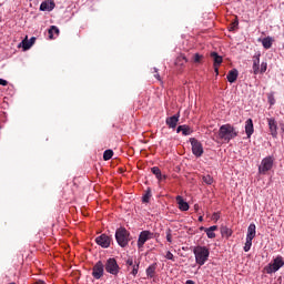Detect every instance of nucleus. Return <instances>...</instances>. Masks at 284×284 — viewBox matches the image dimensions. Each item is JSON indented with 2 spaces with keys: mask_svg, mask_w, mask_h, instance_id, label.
Wrapping results in <instances>:
<instances>
[{
  "mask_svg": "<svg viewBox=\"0 0 284 284\" xmlns=\"http://www.w3.org/2000/svg\"><path fill=\"white\" fill-rule=\"evenodd\" d=\"M190 143L192 145V152L194 156H196L197 159L203 156V144L195 138H191Z\"/></svg>",
  "mask_w": 284,
  "mask_h": 284,
  "instance_id": "8",
  "label": "nucleus"
},
{
  "mask_svg": "<svg viewBox=\"0 0 284 284\" xmlns=\"http://www.w3.org/2000/svg\"><path fill=\"white\" fill-rule=\"evenodd\" d=\"M151 172H152V174H154V176L158 179V181H164L168 179V175H163L161 173V169H159V166H153L151 169Z\"/></svg>",
  "mask_w": 284,
  "mask_h": 284,
  "instance_id": "17",
  "label": "nucleus"
},
{
  "mask_svg": "<svg viewBox=\"0 0 284 284\" xmlns=\"http://www.w3.org/2000/svg\"><path fill=\"white\" fill-rule=\"evenodd\" d=\"M185 63H187V58H185L184 54L179 55L175 59V65L176 68H183V65H185Z\"/></svg>",
  "mask_w": 284,
  "mask_h": 284,
  "instance_id": "23",
  "label": "nucleus"
},
{
  "mask_svg": "<svg viewBox=\"0 0 284 284\" xmlns=\"http://www.w3.org/2000/svg\"><path fill=\"white\" fill-rule=\"evenodd\" d=\"M104 270L105 272H108V274H112V276H119V272H121V267L119 266V263L114 257H110L106 260L104 264Z\"/></svg>",
  "mask_w": 284,
  "mask_h": 284,
  "instance_id": "4",
  "label": "nucleus"
},
{
  "mask_svg": "<svg viewBox=\"0 0 284 284\" xmlns=\"http://www.w3.org/2000/svg\"><path fill=\"white\" fill-rule=\"evenodd\" d=\"M112 156H114V151H112V150L104 151V153H103L104 161H110V159H112Z\"/></svg>",
  "mask_w": 284,
  "mask_h": 284,
  "instance_id": "28",
  "label": "nucleus"
},
{
  "mask_svg": "<svg viewBox=\"0 0 284 284\" xmlns=\"http://www.w3.org/2000/svg\"><path fill=\"white\" fill-rule=\"evenodd\" d=\"M115 241L120 247H128V244L130 243V231L125 227L116 229Z\"/></svg>",
  "mask_w": 284,
  "mask_h": 284,
  "instance_id": "3",
  "label": "nucleus"
},
{
  "mask_svg": "<svg viewBox=\"0 0 284 284\" xmlns=\"http://www.w3.org/2000/svg\"><path fill=\"white\" fill-rule=\"evenodd\" d=\"M219 219H221V214H219V213H213L212 220H213V221H219Z\"/></svg>",
  "mask_w": 284,
  "mask_h": 284,
  "instance_id": "41",
  "label": "nucleus"
},
{
  "mask_svg": "<svg viewBox=\"0 0 284 284\" xmlns=\"http://www.w3.org/2000/svg\"><path fill=\"white\" fill-rule=\"evenodd\" d=\"M36 41H37L36 37H32L30 40H28V37H26V39H23L21 42L23 50H30L32 45H34Z\"/></svg>",
  "mask_w": 284,
  "mask_h": 284,
  "instance_id": "16",
  "label": "nucleus"
},
{
  "mask_svg": "<svg viewBox=\"0 0 284 284\" xmlns=\"http://www.w3.org/2000/svg\"><path fill=\"white\" fill-rule=\"evenodd\" d=\"M260 72L261 74L267 72V62H262Z\"/></svg>",
  "mask_w": 284,
  "mask_h": 284,
  "instance_id": "37",
  "label": "nucleus"
},
{
  "mask_svg": "<svg viewBox=\"0 0 284 284\" xmlns=\"http://www.w3.org/2000/svg\"><path fill=\"white\" fill-rule=\"evenodd\" d=\"M226 79H227L229 83H235L236 79H239V70L233 69V70L229 71Z\"/></svg>",
  "mask_w": 284,
  "mask_h": 284,
  "instance_id": "19",
  "label": "nucleus"
},
{
  "mask_svg": "<svg viewBox=\"0 0 284 284\" xmlns=\"http://www.w3.org/2000/svg\"><path fill=\"white\" fill-rule=\"evenodd\" d=\"M131 274L132 276H136L139 274V263L132 266Z\"/></svg>",
  "mask_w": 284,
  "mask_h": 284,
  "instance_id": "35",
  "label": "nucleus"
},
{
  "mask_svg": "<svg viewBox=\"0 0 284 284\" xmlns=\"http://www.w3.org/2000/svg\"><path fill=\"white\" fill-rule=\"evenodd\" d=\"M203 61V54H200V53H195L193 55V62L194 63H201Z\"/></svg>",
  "mask_w": 284,
  "mask_h": 284,
  "instance_id": "32",
  "label": "nucleus"
},
{
  "mask_svg": "<svg viewBox=\"0 0 284 284\" xmlns=\"http://www.w3.org/2000/svg\"><path fill=\"white\" fill-rule=\"evenodd\" d=\"M165 258H168V261H174V254H172V252L168 251Z\"/></svg>",
  "mask_w": 284,
  "mask_h": 284,
  "instance_id": "38",
  "label": "nucleus"
},
{
  "mask_svg": "<svg viewBox=\"0 0 284 284\" xmlns=\"http://www.w3.org/2000/svg\"><path fill=\"white\" fill-rule=\"evenodd\" d=\"M273 43H274V39H272L271 37H266L262 40V45L263 48H265V50H270Z\"/></svg>",
  "mask_w": 284,
  "mask_h": 284,
  "instance_id": "24",
  "label": "nucleus"
},
{
  "mask_svg": "<svg viewBox=\"0 0 284 284\" xmlns=\"http://www.w3.org/2000/svg\"><path fill=\"white\" fill-rule=\"evenodd\" d=\"M95 243L97 245H100V247L108 250V247H110V244L112 243V237L106 234H101L100 236L95 237Z\"/></svg>",
  "mask_w": 284,
  "mask_h": 284,
  "instance_id": "10",
  "label": "nucleus"
},
{
  "mask_svg": "<svg viewBox=\"0 0 284 284\" xmlns=\"http://www.w3.org/2000/svg\"><path fill=\"white\" fill-rule=\"evenodd\" d=\"M268 103H270V105H274V103H276L274 95H268Z\"/></svg>",
  "mask_w": 284,
  "mask_h": 284,
  "instance_id": "40",
  "label": "nucleus"
},
{
  "mask_svg": "<svg viewBox=\"0 0 284 284\" xmlns=\"http://www.w3.org/2000/svg\"><path fill=\"white\" fill-rule=\"evenodd\" d=\"M125 265L128 266V270H130V267H134V260L132 257H129L126 261H125Z\"/></svg>",
  "mask_w": 284,
  "mask_h": 284,
  "instance_id": "33",
  "label": "nucleus"
},
{
  "mask_svg": "<svg viewBox=\"0 0 284 284\" xmlns=\"http://www.w3.org/2000/svg\"><path fill=\"white\" fill-rule=\"evenodd\" d=\"M0 85H3V87L8 85V81L4 79H0Z\"/></svg>",
  "mask_w": 284,
  "mask_h": 284,
  "instance_id": "43",
  "label": "nucleus"
},
{
  "mask_svg": "<svg viewBox=\"0 0 284 284\" xmlns=\"http://www.w3.org/2000/svg\"><path fill=\"white\" fill-rule=\"evenodd\" d=\"M221 234L222 236H225V239H230V236H232V229L227 226H221Z\"/></svg>",
  "mask_w": 284,
  "mask_h": 284,
  "instance_id": "26",
  "label": "nucleus"
},
{
  "mask_svg": "<svg viewBox=\"0 0 284 284\" xmlns=\"http://www.w3.org/2000/svg\"><path fill=\"white\" fill-rule=\"evenodd\" d=\"M245 134L247 135V139H251L252 134H254V122L252 119H248L245 122Z\"/></svg>",
  "mask_w": 284,
  "mask_h": 284,
  "instance_id": "13",
  "label": "nucleus"
},
{
  "mask_svg": "<svg viewBox=\"0 0 284 284\" xmlns=\"http://www.w3.org/2000/svg\"><path fill=\"white\" fill-rule=\"evenodd\" d=\"M179 118H180L179 113L173 116L166 118V125L172 130H174V128L179 125Z\"/></svg>",
  "mask_w": 284,
  "mask_h": 284,
  "instance_id": "14",
  "label": "nucleus"
},
{
  "mask_svg": "<svg viewBox=\"0 0 284 284\" xmlns=\"http://www.w3.org/2000/svg\"><path fill=\"white\" fill-rule=\"evenodd\" d=\"M54 1H43L41 4H40V10L41 12H52V10H54Z\"/></svg>",
  "mask_w": 284,
  "mask_h": 284,
  "instance_id": "12",
  "label": "nucleus"
},
{
  "mask_svg": "<svg viewBox=\"0 0 284 284\" xmlns=\"http://www.w3.org/2000/svg\"><path fill=\"white\" fill-rule=\"evenodd\" d=\"M239 136V131L232 124H224L220 126L219 138L225 143H230L232 139H236Z\"/></svg>",
  "mask_w": 284,
  "mask_h": 284,
  "instance_id": "1",
  "label": "nucleus"
},
{
  "mask_svg": "<svg viewBox=\"0 0 284 284\" xmlns=\"http://www.w3.org/2000/svg\"><path fill=\"white\" fill-rule=\"evenodd\" d=\"M203 183H205L206 185H212L214 183V178H212V175H204L202 178Z\"/></svg>",
  "mask_w": 284,
  "mask_h": 284,
  "instance_id": "29",
  "label": "nucleus"
},
{
  "mask_svg": "<svg viewBox=\"0 0 284 284\" xmlns=\"http://www.w3.org/2000/svg\"><path fill=\"white\" fill-rule=\"evenodd\" d=\"M176 202L182 212H187V210H190V204H187V202H184L181 195L176 196Z\"/></svg>",
  "mask_w": 284,
  "mask_h": 284,
  "instance_id": "18",
  "label": "nucleus"
},
{
  "mask_svg": "<svg viewBox=\"0 0 284 284\" xmlns=\"http://www.w3.org/2000/svg\"><path fill=\"white\" fill-rule=\"evenodd\" d=\"M272 168H274V158L272 155H270L262 160V162L258 166V172L261 174H267V172H270V170H272Z\"/></svg>",
  "mask_w": 284,
  "mask_h": 284,
  "instance_id": "6",
  "label": "nucleus"
},
{
  "mask_svg": "<svg viewBox=\"0 0 284 284\" xmlns=\"http://www.w3.org/2000/svg\"><path fill=\"white\" fill-rule=\"evenodd\" d=\"M211 59H213V65H221L223 63V57L216 52H211Z\"/></svg>",
  "mask_w": 284,
  "mask_h": 284,
  "instance_id": "22",
  "label": "nucleus"
},
{
  "mask_svg": "<svg viewBox=\"0 0 284 284\" xmlns=\"http://www.w3.org/2000/svg\"><path fill=\"white\" fill-rule=\"evenodd\" d=\"M154 78L158 79V81H161V75L159 74V70L156 68L153 69Z\"/></svg>",
  "mask_w": 284,
  "mask_h": 284,
  "instance_id": "39",
  "label": "nucleus"
},
{
  "mask_svg": "<svg viewBox=\"0 0 284 284\" xmlns=\"http://www.w3.org/2000/svg\"><path fill=\"white\" fill-rule=\"evenodd\" d=\"M54 34L59 36V29L57 28V26H51V28L49 29V38L54 39Z\"/></svg>",
  "mask_w": 284,
  "mask_h": 284,
  "instance_id": "27",
  "label": "nucleus"
},
{
  "mask_svg": "<svg viewBox=\"0 0 284 284\" xmlns=\"http://www.w3.org/2000/svg\"><path fill=\"white\" fill-rule=\"evenodd\" d=\"M10 284H17V283L12 282V283H10Z\"/></svg>",
  "mask_w": 284,
  "mask_h": 284,
  "instance_id": "50",
  "label": "nucleus"
},
{
  "mask_svg": "<svg viewBox=\"0 0 284 284\" xmlns=\"http://www.w3.org/2000/svg\"><path fill=\"white\" fill-rule=\"evenodd\" d=\"M219 67H220V65H213L214 72H215L216 75H219Z\"/></svg>",
  "mask_w": 284,
  "mask_h": 284,
  "instance_id": "45",
  "label": "nucleus"
},
{
  "mask_svg": "<svg viewBox=\"0 0 284 284\" xmlns=\"http://www.w3.org/2000/svg\"><path fill=\"white\" fill-rule=\"evenodd\" d=\"M103 274H105V265L102 261H98L92 267V276L95 281L103 278Z\"/></svg>",
  "mask_w": 284,
  "mask_h": 284,
  "instance_id": "7",
  "label": "nucleus"
},
{
  "mask_svg": "<svg viewBox=\"0 0 284 284\" xmlns=\"http://www.w3.org/2000/svg\"><path fill=\"white\" fill-rule=\"evenodd\" d=\"M150 239H154V233L150 231H142L138 239V247L141 250Z\"/></svg>",
  "mask_w": 284,
  "mask_h": 284,
  "instance_id": "9",
  "label": "nucleus"
},
{
  "mask_svg": "<svg viewBox=\"0 0 284 284\" xmlns=\"http://www.w3.org/2000/svg\"><path fill=\"white\" fill-rule=\"evenodd\" d=\"M166 241L168 243H172V229L166 230Z\"/></svg>",
  "mask_w": 284,
  "mask_h": 284,
  "instance_id": "36",
  "label": "nucleus"
},
{
  "mask_svg": "<svg viewBox=\"0 0 284 284\" xmlns=\"http://www.w3.org/2000/svg\"><path fill=\"white\" fill-rule=\"evenodd\" d=\"M252 239L250 237H246V242H245V245H244V252H250V250H252Z\"/></svg>",
  "mask_w": 284,
  "mask_h": 284,
  "instance_id": "30",
  "label": "nucleus"
},
{
  "mask_svg": "<svg viewBox=\"0 0 284 284\" xmlns=\"http://www.w3.org/2000/svg\"><path fill=\"white\" fill-rule=\"evenodd\" d=\"M267 123L273 139H276V136H278V124L276 123V120L272 118L267 119Z\"/></svg>",
  "mask_w": 284,
  "mask_h": 284,
  "instance_id": "11",
  "label": "nucleus"
},
{
  "mask_svg": "<svg viewBox=\"0 0 284 284\" xmlns=\"http://www.w3.org/2000/svg\"><path fill=\"white\" fill-rule=\"evenodd\" d=\"M206 230H207V229H206L205 226H201V227H200V231H201V232H206Z\"/></svg>",
  "mask_w": 284,
  "mask_h": 284,
  "instance_id": "48",
  "label": "nucleus"
},
{
  "mask_svg": "<svg viewBox=\"0 0 284 284\" xmlns=\"http://www.w3.org/2000/svg\"><path fill=\"white\" fill-rule=\"evenodd\" d=\"M256 236V224H250L247 227L246 239L254 240Z\"/></svg>",
  "mask_w": 284,
  "mask_h": 284,
  "instance_id": "21",
  "label": "nucleus"
},
{
  "mask_svg": "<svg viewBox=\"0 0 284 284\" xmlns=\"http://www.w3.org/2000/svg\"><path fill=\"white\" fill-rule=\"evenodd\" d=\"M206 235L207 239H216V233H214V231L206 229Z\"/></svg>",
  "mask_w": 284,
  "mask_h": 284,
  "instance_id": "34",
  "label": "nucleus"
},
{
  "mask_svg": "<svg viewBox=\"0 0 284 284\" xmlns=\"http://www.w3.org/2000/svg\"><path fill=\"white\" fill-rule=\"evenodd\" d=\"M209 229L211 230V232H216V230H219V226L213 225V226H211V227H209Z\"/></svg>",
  "mask_w": 284,
  "mask_h": 284,
  "instance_id": "44",
  "label": "nucleus"
},
{
  "mask_svg": "<svg viewBox=\"0 0 284 284\" xmlns=\"http://www.w3.org/2000/svg\"><path fill=\"white\" fill-rule=\"evenodd\" d=\"M199 221H200V222H203V216H200V217H199Z\"/></svg>",
  "mask_w": 284,
  "mask_h": 284,
  "instance_id": "49",
  "label": "nucleus"
},
{
  "mask_svg": "<svg viewBox=\"0 0 284 284\" xmlns=\"http://www.w3.org/2000/svg\"><path fill=\"white\" fill-rule=\"evenodd\" d=\"M151 197H152V191L149 190L142 197L143 203H150Z\"/></svg>",
  "mask_w": 284,
  "mask_h": 284,
  "instance_id": "31",
  "label": "nucleus"
},
{
  "mask_svg": "<svg viewBox=\"0 0 284 284\" xmlns=\"http://www.w3.org/2000/svg\"><path fill=\"white\" fill-rule=\"evenodd\" d=\"M159 265L156 263L151 264L148 268H146V276L148 278H154V275L156 274V267Z\"/></svg>",
  "mask_w": 284,
  "mask_h": 284,
  "instance_id": "20",
  "label": "nucleus"
},
{
  "mask_svg": "<svg viewBox=\"0 0 284 284\" xmlns=\"http://www.w3.org/2000/svg\"><path fill=\"white\" fill-rule=\"evenodd\" d=\"M185 284H196L194 281H192V280H187L186 282H185Z\"/></svg>",
  "mask_w": 284,
  "mask_h": 284,
  "instance_id": "46",
  "label": "nucleus"
},
{
  "mask_svg": "<svg viewBox=\"0 0 284 284\" xmlns=\"http://www.w3.org/2000/svg\"><path fill=\"white\" fill-rule=\"evenodd\" d=\"M236 26H239V20H235L234 22H232V27L230 30H234V28H236Z\"/></svg>",
  "mask_w": 284,
  "mask_h": 284,
  "instance_id": "42",
  "label": "nucleus"
},
{
  "mask_svg": "<svg viewBox=\"0 0 284 284\" xmlns=\"http://www.w3.org/2000/svg\"><path fill=\"white\" fill-rule=\"evenodd\" d=\"M33 284H45V282L39 280V281L34 282Z\"/></svg>",
  "mask_w": 284,
  "mask_h": 284,
  "instance_id": "47",
  "label": "nucleus"
},
{
  "mask_svg": "<svg viewBox=\"0 0 284 284\" xmlns=\"http://www.w3.org/2000/svg\"><path fill=\"white\" fill-rule=\"evenodd\" d=\"M261 59L258 57H256L253 60V74H258V72H261Z\"/></svg>",
  "mask_w": 284,
  "mask_h": 284,
  "instance_id": "25",
  "label": "nucleus"
},
{
  "mask_svg": "<svg viewBox=\"0 0 284 284\" xmlns=\"http://www.w3.org/2000/svg\"><path fill=\"white\" fill-rule=\"evenodd\" d=\"M176 132H178V134L180 132H182L183 136H190V134H192V132H194V130H192V128H190V125L183 124V125L178 126Z\"/></svg>",
  "mask_w": 284,
  "mask_h": 284,
  "instance_id": "15",
  "label": "nucleus"
},
{
  "mask_svg": "<svg viewBox=\"0 0 284 284\" xmlns=\"http://www.w3.org/2000/svg\"><path fill=\"white\" fill-rule=\"evenodd\" d=\"M284 265V261H283V256H276L274 260H273V263L272 264H268L266 267H265V272L266 274H274L275 272H278L281 267H283Z\"/></svg>",
  "mask_w": 284,
  "mask_h": 284,
  "instance_id": "5",
  "label": "nucleus"
},
{
  "mask_svg": "<svg viewBox=\"0 0 284 284\" xmlns=\"http://www.w3.org/2000/svg\"><path fill=\"white\" fill-rule=\"evenodd\" d=\"M283 49H284V43H283Z\"/></svg>",
  "mask_w": 284,
  "mask_h": 284,
  "instance_id": "51",
  "label": "nucleus"
},
{
  "mask_svg": "<svg viewBox=\"0 0 284 284\" xmlns=\"http://www.w3.org/2000/svg\"><path fill=\"white\" fill-rule=\"evenodd\" d=\"M193 254L195 256V263L197 265L203 266L204 263H207L210 258V248L207 246H194Z\"/></svg>",
  "mask_w": 284,
  "mask_h": 284,
  "instance_id": "2",
  "label": "nucleus"
}]
</instances>
